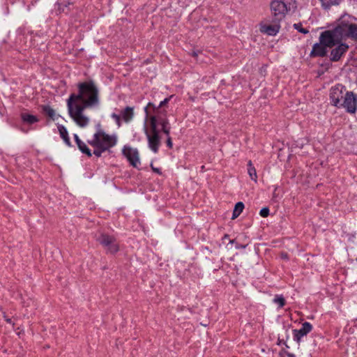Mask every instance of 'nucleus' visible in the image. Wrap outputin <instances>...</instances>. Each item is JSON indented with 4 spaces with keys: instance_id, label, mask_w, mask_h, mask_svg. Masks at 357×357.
Instances as JSON below:
<instances>
[{
    "instance_id": "1",
    "label": "nucleus",
    "mask_w": 357,
    "mask_h": 357,
    "mask_svg": "<svg viewBox=\"0 0 357 357\" xmlns=\"http://www.w3.org/2000/svg\"><path fill=\"white\" fill-rule=\"evenodd\" d=\"M77 94L72 93L67 100L70 116L80 127H86L89 118L84 114V110L99 105V91L93 82L78 84Z\"/></svg>"
},
{
    "instance_id": "2",
    "label": "nucleus",
    "mask_w": 357,
    "mask_h": 357,
    "mask_svg": "<svg viewBox=\"0 0 357 357\" xmlns=\"http://www.w3.org/2000/svg\"><path fill=\"white\" fill-rule=\"evenodd\" d=\"M347 38L357 39V24L341 23L333 30L324 31L321 37L323 40H327L328 44L333 43V41L340 43Z\"/></svg>"
},
{
    "instance_id": "3",
    "label": "nucleus",
    "mask_w": 357,
    "mask_h": 357,
    "mask_svg": "<svg viewBox=\"0 0 357 357\" xmlns=\"http://www.w3.org/2000/svg\"><path fill=\"white\" fill-rule=\"evenodd\" d=\"M116 139L105 134L102 131H99L93 136V139L89 143L95 148L102 149V151H106L116 144Z\"/></svg>"
},
{
    "instance_id": "4",
    "label": "nucleus",
    "mask_w": 357,
    "mask_h": 357,
    "mask_svg": "<svg viewBox=\"0 0 357 357\" xmlns=\"http://www.w3.org/2000/svg\"><path fill=\"white\" fill-rule=\"evenodd\" d=\"M271 10L272 18L275 19V22H280L290 9L286 6L284 3H282L280 0H273L271 3Z\"/></svg>"
},
{
    "instance_id": "5",
    "label": "nucleus",
    "mask_w": 357,
    "mask_h": 357,
    "mask_svg": "<svg viewBox=\"0 0 357 357\" xmlns=\"http://www.w3.org/2000/svg\"><path fill=\"white\" fill-rule=\"evenodd\" d=\"M97 240L102 246L107 248V252L111 254H114L119 250V244L116 238L112 236L102 234Z\"/></svg>"
},
{
    "instance_id": "6",
    "label": "nucleus",
    "mask_w": 357,
    "mask_h": 357,
    "mask_svg": "<svg viewBox=\"0 0 357 357\" xmlns=\"http://www.w3.org/2000/svg\"><path fill=\"white\" fill-rule=\"evenodd\" d=\"M324 33V32L321 33L320 36V43H316L313 46L312 50L311 52L312 56H324L327 53L326 47H332L339 43L338 41H333V43L328 44L327 40H323L321 38Z\"/></svg>"
},
{
    "instance_id": "7",
    "label": "nucleus",
    "mask_w": 357,
    "mask_h": 357,
    "mask_svg": "<svg viewBox=\"0 0 357 357\" xmlns=\"http://www.w3.org/2000/svg\"><path fill=\"white\" fill-rule=\"evenodd\" d=\"M123 155L128 159L130 164L134 167H137L140 164L139 154L137 149L132 148L129 146H124L122 150Z\"/></svg>"
},
{
    "instance_id": "8",
    "label": "nucleus",
    "mask_w": 357,
    "mask_h": 357,
    "mask_svg": "<svg viewBox=\"0 0 357 357\" xmlns=\"http://www.w3.org/2000/svg\"><path fill=\"white\" fill-rule=\"evenodd\" d=\"M144 132L148 139L149 148L154 153H157L158 151L159 146L160 144V132L150 133L146 125L144 126Z\"/></svg>"
},
{
    "instance_id": "9",
    "label": "nucleus",
    "mask_w": 357,
    "mask_h": 357,
    "mask_svg": "<svg viewBox=\"0 0 357 357\" xmlns=\"http://www.w3.org/2000/svg\"><path fill=\"white\" fill-rule=\"evenodd\" d=\"M342 105L348 112L354 113L357 108V96L353 92H347Z\"/></svg>"
},
{
    "instance_id": "10",
    "label": "nucleus",
    "mask_w": 357,
    "mask_h": 357,
    "mask_svg": "<svg viewBox=\"0 0 357 357\" xmlns=\"http://www.w3.org/2000/svg\"><path fill=\"white\" fill-rule=\"evenodd\" d=\"M280 27V22H275V19L272 18L271 24H261L260 31L269 36H275L279 31Z\"/></svg>"
},
{
    "instance_id": "11",
    "label": "nucleus",
    "mask_w": 357,
    "mask_h": 357,
    "mask_svg": "<svg viewBox=\"0 0 357 357\" xmlns=\"http://www.w3.org/2000/svg\"><path fill=\"white\" fill-rule=\"evenodd\" d=\"M312 329V326L309 322H304L299 330H294V340L299 343L301 337L306 335Z\"/></svg>"
},
{
    "instance_id": "12",
    "label": "nucleus",
    "mask_w": 357,
    "mask_h": 357,
    "mask_svg": "<svg viewBox=\"0 0 357 357\" xmlns=\"http://www.w3.org/2000/svg\"><path fill=\"white\" fill-rule=\"evenodd\" d=\"M340 45L332 50L331 53V60L333 61H338L342 55L347 52L348 50V45L344 43H339Z\"/></svg>"
},
{
    "instance_id": "13",
    "label": "nucleus",
    "mask_w": 357,
    "mask_h": 357,
    "mask_svg": "<svg viewBox=\"0 0 357 357\" xmlns=\"http://www.w3.org/2000/svg\"><path fill=\"white\" fill-rule=\"evenodd\" d=\"M342 86L332 88L330 93L331 103L334 106H338L340 99L342 98Z\"/></svg>"
},
{
    "instance_id": "14",
    "label": "nucleus",
    "mask_w": 357,
    "mask_h": 357,
    "mask_svg": "<svg viewBox=\"0 0 357 357\" xmlns=\"http://www.w3.org/2000/svg\"><path fill=\"white\" fill-rule=\"evenodd\" d=\"M171 98H172V96H170L169 98H167L164 100L161 101L160 105H158V107H155V105L154 104L149 102L148 104V105L144 109L145 113L146 114V117L149 116V107H152L154 112L156 114H162V112L161 111H160V108L166 105L168 103V102L169 101Z\"/></svg>"
},
{
    "instance_id": "15",
    "label": "nucleus",
    "mask_w": 357,
    "mask_h": 357,
    "mask_svg": "<svg viewBox=\"0 0 357 357\" xmlns=\"http://www.w3.org/2000/svg\"><path fill=\"white\" fill-rule=\"evenodd\" d=\"M121 116L126 122H129L134 116L133 108L130 107H126L124 110L121 112Z\"/></svg>"
},
{
    "instance_id": "16",
    "label": "nucleus",
    "mask_w": 357,
    "mask_h": 357,
    "mask_svg": "<svg viewBox=\"0 0 357 357\" xmlns=\"http://www.w3.org/2000/svg\"><path fill=\"white\" fill-rule=\"evenodd\" d=\"M150 119V126H151V130L149 131L150 133H157L160 132V130L157 128V125L158 124V116H151L149 117Z\"/></svg>"
},
{
    "instance_id": "17",
    "label": "nucleus",
    "mask_w": 357,
    "mask_h": 357,
    "mask_svg": "<svg viewBox=\"0 0 357 357\" xmlns=\"http://www.w3.org/2000/svg\"><path fill=\"white\" fill-rule=\"evenodd\" d=\"M319 1L324 9H329L333 6L339 5L342 0H319Z\"/></svg>"
},
{
    "instance_id": "18",
    "label": "nucleus",
    "mask_w": 357,
    "mask_h": 357,
    "mask_svg": "<svg viewBox=\"0 0 357 357\" xmlns=\"http://www.w3.org/2000/svg\"><path fill=\"white\" fill-rule=\"evenodd\" d=\"M21 118L24 122L27 123L29 124L34 123L38 121V118L36 116L26 113H22L21 114Z\"/></svg>"
},
{
    "instance_id": "19",
    "label": "nucleus",
    "mask_w": 357,
    "mask_h": 357,
    "mask_svg": "<svg viewBox=\"0 0 357 357\" xmlns=\"http://www.w3.org/2000/svg\"><path fill=\"white\" fill-rule=\"evenodd\" d=\"M58 129L61 137L63 138L66 144L70 146V139L68 137V131L63 126H59Z\"/></svg>"
},
{
    "instance_id": "20",
    "label": "nucleus",
    "mask_w": 357,
    "mask_h": 357,
    "mask_svg": "<svg viewBox=\"0 0 357 357\" xmlns=\"http://www.w3.org/2000/svg\"><path fill=\"white\" fill-rule=\"evenodd\" d=\"M248 174L252 180H253L255 182H257V172L255 168V167L252 166L251 160H250L248 163Z\"/></svg>"
},
{
    "instance_id": "21",
    "label": "nucleus",
    "mask_w": 357,
    "mask_h": 357,
    "mask_svg": "<svg viewBox=\"0 0 357 357\" xmlns=\"http://www.w3.org/2000/svg\"><path fill=\"white\" fill-rule=\"evenodd\" d=\"M243 208H244V204L243 202H240L236 203L235 205L234 211H233L232 219L233 220L236 219L243 211Z\"/></svg>"
},
{
    "instance_id": "22",
    "label": "nucleus",
    "mask_w": 357,
    "mask_h": 357,
    "mask_svg": "<svg viewBox=\"0 0 357 357\" xmlns=\"http://www.w3.org/2000/svg\"><path fill=\"white\" fill-rule=\"evenodd\" d=\"M158 125L161 126V130L170 128L169 122L168 119L162 117L161 116H158Z\"/></svg>"
},
{
    "instance_id": "23",
    "label": "nucleus",
    "mask_w": 357,
    "mask_h": 357,
    "mask_svg": "<svg viewBox=\"0 0 357 357\" xmlns=\"http://www.w3.org/2000/svg\"><path fill=\"white\" fill-rule=\"evenodd\" d=\"M79 149L83 153H85L88 156H91V151L90 149L87 147V146L85 144V143H84L83 142H82V144H80V145H77Z\"/></svg>"
},
{
    "instance_id": "24",
    "label": "nucleus",
    "mask_w": 357,
    "mask_h": 357,
    "mask_svg": "<svg viewBox=\"0 0 357 357\" xmlns=\"http://www.w3.org/2000/svg\"><path fill=\"white\" fill-rule=\"evenodd\" d=\"M282 3H284L286 6L290 9V10L293 8H296L295 3L296 0H280Z\"/></svg>"
},
{
    "instance_id": "25",
    "label": "nucleus",
    "mask_w": 357,
    "mask_h": 357,
    "mask_svg": "<svg viewBox=\"0 0 357 357\" xmlns=\"http://www.w3.org/2000/svg\"><path fill=\"white\" fill-rule=\"evenodd\" d=\"M273 301L278 304L280 307H282L285 305V300L282 296H276Z\"/></svg>"
},
{
    "instance_id": "26",
    "label": "nucleus",
    "mask_w": 357,
    "mask_h": 357,
    "mask_svg": "<svg viewBox=\"0 0 357 357\" xmlns=\"http://www.w3.org/2000/svg\"><path fill=\"white\" fill-rule=\"evenodd\" d=\"M44 112L50 117L53 118L54 116V110L49 106H45L43 107Z\"/></svg>"
},
{
    "instance_id": "27",
    "label": "nucleus",
    "mask_w": 357,
    "mask_h": 357,
    "mask_svg": "<svg viewBox=\"0 0 357 357\" xmlns=\"http://www.w3.org/2000/svg\"><path fill=\"white\" fill-rule=\"evenodd\" d=\"M294 27L296 29H297L299 32L305 33V34L309 32L308 30H307L306 29H304V28L301 27V23L294 24Z\"/></svg>"
},
{
    "instance_id": "28",
    "label": "nucleus",
    "mask_w": 357,
    "mask_h": 357,
    "mask_svg": "<svg viewBox=\"0 0 357 357\" xmlns=\"http://www.w3.org/2000/svg\"><path fill=\"white\" fill-rule=\"evenodd\" d=\"M260 215L266 218L269 215V209L267 207L263 208L259 213Z\"/></svg>"
},
{
    "instance_id": "29",
    "label": "nucleus",
    "mask_w": 357,
    "mask_h": 357,
    "mask_svg": "<svg viewBox=\"0 0 357 357\" xmlns=\"http://www.w3.org/2000/svg\"><path fill=\"white\" fill-rule=\"evenodd\" d=\"M105 151H102V149L96 148V149L93 151L94 155H96L97 157H100L102 152Z\"/></svg>"
},
{
    "instance_id": "30",
    "label": "nucleus",
    "mask_w": 357,
    "mask_h": 357,
    "mask_svg": "<svg viewBox=\"0 0 357 357\" xmlns=\"http://www.w3.org/2000/svg\"><path fill=\"white\" fill-rule=\"evenodd\" d=\"M112 117L115 119L119 126H120V115L112 114Z\"/></svg>"
},
{
    "instance_id": "31",
    "label": "nucleus",
    "mask_w": 357,
    "mask_h": 357,
    "mask_svg": "<svg viewBox=\"0 0 357 357\" xmlns=\"http://www.w3.org/2000/svg\"><path fill=\"white\" fill-rule=\"evenodd\" d=\"M167 146L170 149H172L173 146L171 137H168V138H167Z\"/></svg>"
},
{
    "instance_id": "32",
    "label": "nucleus",
    "mask_w": 357,
    "mask_h": 357,
    "mask_svg": "<svg viewBox=\"0 0 357 357\" xmlns=\"http://www.w3.org/2000/svg\"><path fill=\"white\" fill-rule=\"evenodd\" d=\"M170 129H171V127L168 128H165V129L161 130L163 132V133L167 136V138H168V137H170L169 136Z\"/></svg>"
},
{
    "instance_id": "33",
    "label": "nucleus",
    "mask_w": 357,
    "mask_h": 357,
    "mask_svg": "<svg viewBox=\"0 0 357 357\" xmlns=\"http://www.w3.org/2000/svg\"><path fill=\"white\" fill-rule=\"evenodd\" d=\"M74 138L75 139V142H76V144L77 145H80V144H82V140L79 139V137L77 136V135L75 134L74 135Z\"/></svg>"
},
{
    "instance_id": "34",
    "label": "nucleus",
    "mask_w": 357,
    "mask_h": 357,
    "mask_svg": "<svg viewBox=\"0 0 357 357\" xmlns=\"http://www.w3.org/2000/svg\"><path fill=\"white\" fill-rule=\"evenodd\" d=\"M3 317H4V319H5L7 323H8V324H13V326H14V324H15L12 322V321H11V319H9V318H8V317H6V314H5V313H3Z\"/></svg>"
},
{
    "instance_id": "35",
    "label": "nucleus",
    "mask_w": 357,
    "mask_h": 357,
    "mask_svg": "<svg viewBox=\"0 0 357 357\" xmlns=\"http://www.w3.org/2000/svg\"><path fill=\"white\" fill-rule=\"evenodd\" d=\"M151 166L152 169H153L155 172H156V173H158V174H160V169H158V168H155L152 165H151Z\"/></svg>"
},
{
    "instance_id": "36",
    "label": "nucleus",
    "mask_w": 357,
    "mask_h": 357,
    "mask_svg": "<svg viewBox=\"0 0 357 357\" xmlns=\"http://www.w3.org/2000/svg\"><path fill=\"white\" fill-rule=\"evenodd\" d=\"M281 257H282V258H283V259H288V256H287V253H282V254H281Z\"/></svg>"
},
{
    "instance_id": "37",
    "label": "nucleus",
    "mask_w": 357,
    "mask_h": 357,
    "mask_svg": "<svg viewBox=\"0 0 357 357\" xmlns=\"http://www.w3.org/2000/svg\"><path fill=\"white\" fill-rule=\"evenodd\" d=\"M198 53H199V52H195V51H194V52L192 53V55L193 56L196 57V56H197Z\"/></svg>"
},
{
    "instance_id": "38",
    "label": "nucleus",
    "mask_w": 357,
    "mask_h": 357,
    "mask_svg": "<svg viewBox=\"0 0 357 357\" xmlns=\"http://www.w3.org/2000/svg\"><path fill=\"white\" fill-rule=\"evenodd\" d=\"M245 247V245H236V248H243Z\"/></svg>"
},
{
    "instance_id": "39",
    "label": "nucleus",
    "mask_w": 357,
    "mask_h": 357,
    "mask_svg": "<svg viewBox=\"0 0 357 357\" xmlns=\"http://www.w3.org/2000/svg\"><path fill=\"white\" fill-rule=\"evenodd\" d=\"M288 357H295V356L292 354H287Z\"/></svg>"
},
{
    "instance_id": "40",
    "label": "nucleus",
    "mask_w": 357,
    "mask_h": 357,
    "mask_svg": "<svg viewBox=\"0 0 357 357\" xmlns=\"http://www.w3.org/2000/svg\"><path fill=\"white\" fill-rule=\"evenodd\" d=\"M230 243H234V240H231V241H230Z\"/></svg>"
}]
</instances>
